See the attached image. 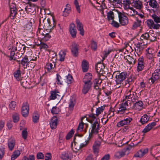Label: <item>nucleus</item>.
<instances>
[{"label": "nucleus", "mask_w": 160, "mask_h": 160, "mask_svg": "<svg viewBox=\"0 0 160 160\" xmlns=\"http://www.w3.org/2000/svg\"><path fill=\"white\" fill-rule=\"evenodd\" d=\"M157 14H152L151 17L152 19H149L147 20V25L149 29H158L160 28V17L158 16Z\"/></svg>", "instance_id": "f257e3e1"}, {"label": "nucleus", "mask_w": 160, "mask_h": 160, "mask_svg": "<svg viewBox=\"0 0 160 160\" xmlns=\"http://www.w3.org/2000/svg\"><path fill=\"white\" fill-rule=\"evenodd\" d=\"M113 75H115L116 84L118 85L120 84L126 79L127 76V73L125 72L120 73V72L117 71L114 72Z\"/></svg>", "instance_id": "f03ea898"}, {"label": "nucleus", "mask_w": 160, "mask_h": 160, "mask_svg": "<svg viewBox=\"0 0 160 160\" xmlns=\"http://www.w3.org/2000/svg\"><path fill=\"white\" fill-rule=\"evenodd\" d=\"M91 125V132H90L89 137L88 140L91 139L93 137V134H97L99 132V124L98 122L96 121H95L93 123H92Z\"/></svg>", "instance_id": "7ed1b4c3"}, {"label": "nucleus", "mask_w": 160, "mask_h": 160, "mask_svg": "<svg viewBox=\"0 0 160 160\" xmlns=\"http://www.w3.org/2000/svg\"><path fill=\"white\" fill-rule=\"evenodd\" d=\"M119 22L120 24L122 26H125L128 23V18L123 13L118 11Z\"/></svg>", "instance_id": "20e7f679"}, {"label": "nucleus", "mask_w": 160, "mask_h": 160, "mask_svg": "<svg viewBox=\"0 0 160 160\" xmlns=\"http://www.w3.org/2000/svg\"><path fill=\"white\" fill-rule=\"evenodd\" d=\"M160 78V69H156L152 73V76L149 79L151 81V84H153Z\"/></svg>", "instance_id": "39448f33"}, {"label": "nucleus", "mask_w": 160, "mask_h": 160, "mask_svg": "<svg viewBox=\"0 0 160 160\" xmlns=\"http://www.w3.org/2000/svg\"><path fill=\"white\" fill-rule=\"evenodd\" d=\"M29 110V104L27 102H23L22 104L21 113L22 115L25 117H27L28 115Z\"/></svg>", "instance_id": "423d86ee"}, {"label": "nucleus", "mask_w": 160, "mask_h": 160, "mask_svg": "<svg viewBox=\"0 0 160 160\" xmlns=\"http://www.w3.org/2000/svg\"><path fill=\"white\" fill-rule=\"evenodd\" d=\"M132 120V118L129 117L125 118L123 120H121L119 122H118L117 123V126L119 128L124 125H128L129 124Z\"/></svg>", "instance_id": "0eeeda50"}, {"label": "nucleus", "mask_w": 160, "mask_h": 160, "mask_svg": "<svg viewBox=\"0 0 160 160\" xmlns=\"http://www.w3.org/2000/svg\"><path fill=\"white\" fill-rule=\"evenodd\" d=\"M132 145H131L130 146H128L125 147L122 150L118 151L116 153L115 156L118 158H119L123 157L125 154V152L127 150H129L131 149L132 146H133V144L132 143Z\"/></svg>", "instance_id": "6e6552de"}, {"label": "nucleus", "mask_w": 160, "mask_h": 160, "mask_svg": "<svg viewBox=\"0 0 160 160\" xmlns=\"http://www.w3.org/2000/svg\"><path fill=\"white\" fill-rule=\"evenodd\" d=\"M129 106L128 102H127L126 101L125 102H123L120 104V106L118 110L117 113L119 114H123L125 110L128 109V107Z\"/></svg>", "instance_id": "1a4fd4ad"}, {"label": "nucleus", "mask_w": 160, "mask_h": 160, "mask_svg": "<svg viewBox=\"0 0 160 160\" xmlns=\"http://www.w3.org/2000/svg\"><path fill=\"white\" fill-rule=\"evenodd\" d=\"M84 84L83 86V88L82 90V93L84 94H86L91 89L92 87V83L88 82H83Z\"/></svg>", "instance_id": "9d476101"}, {"label": "nucleus", "mask_w": 160, "mask_h": 160, "mask_svg": "<svg viewBox=\"0 0 160 160\" xmlns=\"http://www.w3.org/2000/svg\"><path fill=\"white\" fill-rule=\"evenodd\" d=\"M105 65L103 63L101 62L97 63L95 65V69L96 72L100 73H104L103 69L105 68Z\"/></svg>", "instance_id": "9b49d317"}, {"label": "nucleus", "mask_w": 160, "mask_h": 160, "mask_svg": "<svg viewBox=\"0 0 160 160\" xmlns=\"http://www.w3.org/2000/svg\"><path fill=\"white\" fill-rule=\"evenodd\" d=\"M132 6L136 9L139 10L143 7L142 2L140 0H133Z\"/></svg>", "instance_id": "f8f14e48"}, {"label": "nucleus", "mask_w": 160, "mask_h": 160, "mask_svg": "<svg viewBox=\"0 0 160 160\" xmlns=\"http://www.w3.org/2000/svg\"><path fill=\"white\" fill-rule=\"evenodd\" d=\"M77 25V28L78 30L80 31V34L82 36L84 34V31L83 29V25L80 21L78 19L76 20Z\"/></svg>", "instance_id": "ddd939ff"}, {"label": "nucleus", "mask_w": 160, "mask_h": 160, "mask_svg": "<svg viewBox=\"0 0 160 160\" xmlns=\"http://www.w3.org/2000/svg\"><path fill=\"white\" fill-rule=\"evenodd\" d=\"M69 31L71 35L73 38L76 36L77 31L75 28V25L74 23H71L69 25Z\"/></svg>", "instance_id": "4468645a"}, {"label": "nucleus", "mask_w": 160, "mask_h": 160, "mask_svg": "<svg viewBox=\"0 0 160 160\" xmlns=\"http://www.w3.org/2000/svg\"><path fill=\"white\" fill-rule=\"evenodd\" d=\"M148 151V149L147 148L142 149L135 154L133 157H142L147 153Z\"/></svg>", "instance_id": "2eb2a0df"}, {"label": "nucleus", "mask_w": 160, "mask_h": 160, "mask_svg": "<svg viewBox=\"0 0 160 160\" xmlns=\"http://www.w3.org/2000/svg\"><path fill=\"white\" fill-rule=\"evenodd\" d=\"M71 52L72 55L74 57H76L78 55V45L75 42H73L72 44Z\"/></svg>", "instance_id": "dca6fc26"}, {"label": "nucleus", "mask_w": 160, "mask_h": 160, "mask_svg": "<svg viewBox=\"0 0 160 160\" xmlns=\"http://www.w3.org/2000/svg\"><path fill=\"white\" fill-rule=\"evenodd\" d=\"M72 153L68 151L62 152L61 156V158L62 160L71 159L72 158Z\"/></svg>", "instance_id": "f3484780"}, {"label": "nucleus", "mask_w": 160, "mask_h": 160, "mask_svg": "<svg viewBox=\"0 0 160 160\" xmlns=\"http://www.w3.org/2000/svg\"><path fill=\"white\" fill-rule=\"evenodd\" d=\"M60 93L57 90H54L51 91L50 92L51 95L50 96V98L51 100H54L56 98H59L60 97V95L59 94Z\"/></svg>", "instance_id": "a211bd4d"}, {"label": "nucleus", "mask_w": 160, "mask_h": 160, "mask_svg": "<svg viewBox=\"0 0 160 160\" xmlns=\"http://www.w3.org/2000/svg\"><path fill=\"white\" fill-rule=\"evenodd\" d=\"M58 118L56 116L53 117L51 119L50 122V125L52 129L56 128L57 125Z\"/></svg>", "instance_id": "6ab92c4d"}, {"label": "nucleus", "mask_w": 160, "mask_h": 160, "mask_svg": "<svg viewBox=\"0 0 160 160\" xmlns=\"http://www.w3.org/2000/svg\"><path fill=\"white\" fill-rule=\"evenodd\" d=\"M15 140L14 138L12 137L8 139V146L9 149L12 151L14 148L15 146Z\"/></svg>", "instance_id": "aec40b11"}, {"label": "nucleus", "mask_w": 160, "mask_h": 160, "mask_svg": "<svg viewBox=\"0 0 160 160\" xmlns=\"http://www.w3.org/2000/svg\"><path fill=\"white\" fill-rule=\"evenodd\" d=\"M143 39L149 40L151 42H153L154 39L153 38L152 39L150 37V34L148 33H146L141 35L140 40V42L144 43Z\"/></svg>", "instance_id": "412c9836"}, {"label": "nucleus", "mask_w": 160, "mask_h": 160, "mask_svg": "<svg viewBox=\"0 0 160 160\" xmlns=\"http://www.w3.org/2000/svg\"><path fill=\"white\" fill-rule=\"evenodd\" d=\"M17 61L18 62L19 64H21L22 66H25L26 68H27L29 62L28 57L26 55L22 58V59L21 61L17 60Z\"/></svg>", "instance_id": "4be33fe9"}, {"label": "nucleus", "mask_w": 160, "mask_h": 160, "mask_svg": "<svg viewBox=\"0 0 160 160\" xmlns=\"http://www.w3.org/2000/svg\"><path fill=\"white\" fill-rule=\"evenodd\" d=\"M156 124V123L155 122H153L150 123H149L145 127L144 129L142 130V132L144 133L148 132L153 127L155 126Z\"/></svg>", "instance_id": "5701e85b"}, {"label": "nucleus", "mask_w": 160, "mask_h": 160, "mask_svg": "<svg viewBox=\"0 0 160 160\" xmlns=\"http://www.w3.org/2000/svg\"><path fill=\"white\" fill-rule=\"evenodd\" d=\"M102 82V80L100 78H96L93 81V88L96 90L99 89V86Z\"/></svg>", "instance_id": "b1692460"}, {"label": "nucleus", "mask_w": 160, "mask_h": 160, "mask_svg": "<svg viewBox=\"0 0 160 160\" xmlns=\"http://www.w3.org/2000/svg\"><path fill=\"white\" fill-rule=\"evenodd\" d=\"M92 78V75L91 73H86L82 80L83 82L92 83L91 81Z\"/></svg>", "instance_id": "393cba45"}, {"label": "nucleus", "mask_w": 160, "mask_h": 160, "mask_svg": "<svg viewBox=\"0 0 160 160\" xmlns=\"http://www.w3.org/2000/svg\"><path fill=\"white\" fill-rule=\"evenodd\" d=\"M138 98V97L137 95V93L135 92H132V94L129 96V98L128 100V102H129L128 103L130 105L131 103V102H136V100H137Z\"/></svg>", "instance_id": "a878e982"}, {"label": "nucleus", "mask_w": 160, "mask_h": 160, "mask_svg": "<svg viewBox=\"0 0 160 160\" xmlns=\"http://www.w3.org/2000/svg\"><path fill=\"white\" fill-rule=\"evenodd\" d=\"M101 145V142L99 141H95L93 146L92 148L93 152L96 154L98 152L99 147Z\"/></svg>", "instance_id": "bb28decb"}, {"label": "nucleus", "mask_w": 160, "mask_h": 160, "mask_svg": "<svg viewBox=\"0 0 160 160\" xmlns=\"http://www.w3.org/2000/svg\"><path fill=\"white\" fill-rule=\"evenodd\" d=\"M143 42H138V43L136 45V48L135 49V50L137 51L138 52L141 53L143 49L144 48V46L145 45V44H142Z\"/></svg>", "instance_id": "cd10ccee"}, {"label": "nucleus", "mask_w": 160, "mask_h": 160, "mask_svg": "<svg viewBox=\"0 0 160 160\" xmlns=\"http://www.w3.org/2000/svg\"><path fill=\"white\" fill-rule=\"evenodd\" d=\"M18 47V51H21L22 54L23 53L25 50L26 47L24 44H22L20 43L17 42L16 45Z\"/></svg>", "instance_id": "c85d7f7f"}, {"label": "nucleus", "mask_w": 160, "mask_h": 160, "mask_svg": "<svg viewBox=\"0 0 160 160\" xmlns=\"http://www.w3.org/2000/svg\"><path fill=\"white\" fill-rule=\"evenodd\" d=\"M141 20L139 19V18H137L136 21L134 22L132 25V29H135L138 27H140L141 26Z\"/></svg>", "instance_id": "c756f323"}, {"label": "nucleus", "mask_w": 160, "mask_h": 160, "mask_svg": "<svg viewBox=\"0 0 160 160\" xmlns=\"http://www.w3.org/2000/svg\"><path fill=\"white\" fill-rule=\"evenodd\" d=\"M88 63L86 60H83L82 62V68L84 72H87L88 69Z\"/></svg>", "instance_id": "7c9ffc66"}, {"label": "nucleus", "mask_w": 160, "mask_h": 160, "mask_svg": "<svg viewBox=\"0 0 160 160\" xmlns=\"http://www.w3.org/2000/svg\"><path fill=\"white\" fill-rule=\"evenodd\" d=\"M149 117L147 115H144L142 116L140 120V122L142 124L147 123L149 119Z\"/></svg>", "instance_id": "2f4dec72"}, {"label": "nucleus", "mask_w": 160, "mask_h": 160, "mask_svg": "<svg viewBox=\"0 0 160 160\" xmlns=\"http://www.w3.org/2000/svg\"><path fill=\"white\" fill-rule=\"evenodd\" d=\"M66 7V8L64 9V10L63 11V15L65 17L67 16L71 11V8L69 4H67Z\"/></svg>", "instance_id": "473e14b6"}, {"label": "nucleus", "mask_w": 160, "mask_h": 160, "mask_svg": "<svg viewBox=\"0 0 160 160\" xmlns=\"http://www.w3.org/2000/svg\"><path fill=\"white\" fill-rule=\"evenodd\" d=\"M21 72V71L19 69L18 70L15 71L13 73V75L15 78L18 81L20 80Z\"/></svg>", "instance_id": "72a5a7b5"}, {"label": "nucleus", "mask_w": 160, "mask_h": 160, "mask_svg": "<svg viewBox=\"0 0 160 160\" xmlns=\"http://www.w3.org/2000/svg\"><path fill=\"white\" fill-rule=\"evenodd\" d=\"M122 2V4H123L124 6L126 7H128V8H130V5H132V2L133 0H121Z\"/></svg>", "instance_id": "f704fd0d"}, {"label": "nucleus", "mask_w": 160, "mask_h": 160, "mask_svg": "<svg viewBox=\"0 0 160 160\" xmlns=\"http://www.w3.org/2000/svg\"><path fill=\"white\" fill-rule=\"evenodd\" d=\"M39 114L37 112H34L32 114V121L34 123H37L39 120Z\"/></svg>", "instance_id": "c9c22d12"}, {"label": "nucleus", "mask_w": 160, "mask_h": 160, "mask_svg": "<svg viewBox=\"0 0 160 160\" xmlns=\"http://www.w3.org/2000/svg\"><path fill=\"white\" fill-rule=\"evenodd\" d=\"M134 104L133 106V108L135 109H139V107H142L143 105V102L141 101H138Z\"/></svg>", "instance_id": "e433bc0d"}, {"label": "nucleus", "mask_w": 160, "mask_h": 160, "mask_svg": "<svg viewBox=\"0 0 160 160\" xmlns=\"http://www.w3.org/2000/svg\"><path fill=\"white\" fill-rule=\"evenodd\" d=\"M124 58L127 60V62H128V63L129 64H134L135 63L136 61L134 59L130 56H128L126 58L124 57Z\"/></svg>", "instance_id": "4c0bfd02"}, {"label": "nucleus", "mask_w": 160, "mask_h": 160, "mask_svg": "<svg viewBox=\"0 0 160 160\" xmlns=\"http://www.w3.org/2000/svg\"><path fill=\"white\" fill-rule=\"evenodd\" d=\"M66 50H61L59 53V55L60 57V61H63L64 60L65 56L66 55Z\"/></svg>", "instance_id": "58836bf2"}, {"label": "nucleus", "mask_w": 160, "mask_h": 160, "mask_svg": "<svg viewBox=\"0 0 160 160\" xmlns=\"http://www.w3.org/2000/svg\"><path fill=\"white\" fill-rule=\"evenodd\" d=\"M20 152L19 150H17L15 151L13 154L11 156V160H14L20 155Z\"/></svg>", "instance_id": "ea45409f"}, {"label": "nucleus", "mask_w": 160, "mask_h": 160, "mask_svg": "<svg viewBox=\"0 0 160 160\" xmlns=\"http://www.w3.org/2000/svg\"><path fill=\"white\" fill-rule=\"evenodd\" d=\"M107 18L108 21L113 20L114 18V12L112 11L108 12L107 13Z\"/></svg>", "instance_id": "a19ab883"}, {"label": "nucleus", "mask_w": 160, "mask_h": 160, "mask_svg": "<svg viewBox=\"0 0 160 160\" xmlns=\"http://www.w3.org/2000/svg\"><path fill=\"white\" fill-rule=\"evenodd\" d=\"M32 23L31 22H28L24 26V30L26 32L27 31H30L31 32L32 31Z\"/></svg>", "instance_id": "79ce46f5"}, {"label": "nucleus", "mask_w": 160, "mask_h": 160, "mask_svg": "<svg viewBox=\"0 0 160 160\" xmlns=\"http://www.w3.org/2000/svg\"><path fill=\"white\" fill-rule=\"evenodd\" d=\"M83 118H82L81 119V122L79 123L78 126V128L77 130V133H78V132H81L83 130V125L84 123L83 122H82V120L83 119Z\"/></svg>", "instance_id": "37998d69"}, {"label": "nucleus", "mask_w": 160, "mask_h": 160, "mask_svg": "<svg viewBox=\"0 0 160 160\" xmlns=\"http://www.w3.org/2000/svg\"><path fill=\"white\" fill-rule=\"evenodd\" d=\"M17 14L16 8L10 9V17L11 19H14L15 16Z\"/></svg>", "instance_id": "c03bdc74"}, {"label": "nucleus", "mask_w": 160, "mask_h": 160, "mask_svg": "<svg viewBox=\"0 0 160 160\" xmlns=\"http://www.w3.org/2000/svg\"><path fill=\"white\" fill-rule=\"evenodd\" d=\"M91 48L94 51L96 50L97 48V44L93 40H92L91 43Z\"/></svg>", "instance_id": "a18cd8bd"}, {"label": "nucleus", "mask_w": 160, "mask_h": 160, "mask_svg": "<svg viewBox=\"0 0 160 160\" xmlns=\"http://www.w3.org/2000/svg\"><path fill=\"white\" fill-rule=\"evenodd\" d=\"M132 92L131 90H129L127 92L126 94V95L124 97V99L122 101L123 102H125L126 101L127 102H128V100L129 98V96L132 94Z\"/></svg>", "instance_id": "49530a36"}, {"label": "nucleus", "mask_w": 160, "mask_h": 160, "mask_svg": "<svg viewBox=\"0 0 160 160\" xmlns=\"http://www.w3.org/2000/svg\"><path fill=\"white\" fill-rule=\"evenodd\" d=\"M60 109L59 108L57 107L56 106L53 107L51 110L52 113L54 114H58L59 112H60Z\"/></svg>", "instance_id": "de8ad7c7"}, {"label": "nucleus", "mask_w": 160, "mask_h": 160, "mask_svg": "<svg viewBox=\"0 0 160 160\" xmlns=\"http://www.w3.org/2000/svg\"><path fill=\"white\" fill-rule=\"evenodd\" d=\"M104 108L105 107L104 106H101L100 107L97 108L96 110V116H98L101 112H102Z\"/></svg>", "instance_id": "09e8293b"}, {"label": "nucleus", "mask_w": 160, "mask_h": 160, "mask_svg": "<svg viewBox=\"0 0 160 160\" xmlns=\"http://www.w3.org/2000/svg\"><path fill=\"white\" fill-rule=\"evenodd\" d=\"M96 114H93V113L90 114L88 115V117L92 119L90 120L89 121V122L91 123H92L93 122L95 121V120L96 119Z\"/></svg>", "instance_id": "8fccbe9b"}, {"label": "nucleus", "mask_w": 160, "mask_h": 160, "mask_svg": "<svg viewBox=\"0 0 160 160\" xmlns=\"http://www.w3.org/2000/svg\"><path fill=\"white\" fill-rule=\"evenodd\" d=\"M73 82V79L72 76L70 74H68L67 76L66 82L68 84L71 83Z\"/></svg>", "instance_id": "3c124183"}, {"label": "nucleus", "mask_w": 160, "mask_h": 160, "mask_svg": "<svg viewBox=\"0 0 160 160\" xmlns=\"http://www.w3.org/2000/svg\"><path fill=\"white\" fill-rule=\"evenodd\" d=\"M146 54H155V51L153 49L151 48H148L146 50Z\"/></svg>", "instance_id": "603ef678"}, {"label": "nucleus", "mask_w": 160, "mask_h": 160, "mask_svg": "<svg viewBox=\"0 0 160 160\" xmlns=\"http://www.w3.org/2000/svg\"><path fill=\"white\" fill-rule=\"evenodd\" d=\"M74 131L73 129H72L67 134L66 138L67 140L70 139L72 136Z\"/></svg>", "instance_id": "864d4df0"}, {"label": "nucleus", "mask_w": 160, "mask_h": 160, "mask_svg": "<svg viewBox=\"0 0 160 160\" xmlns=\"http://www.w3.org/2000/svg\"><path fill=\"white\" fill-rule=\"evenodd\" d=\"M28 132L27 129H25L23 130L22 133V137L25 140L27 137Z\"/></svg>", "instance_id": "5fc2aeb1"}, {"label": "nucleus", "mask_w": 160, "mask_h": 160, "mask_svg": "<svg viewBox=\"0 0 160 160\" xmlns=\"http://www.w3.org/2000/svg\"><path fill=\"white\" fill-rule=\"evenodd\" d=\"M56 82L58 85H62V82L60 81V79H61V77L58 74H56Z\"/></svg>", "instance_id": "6e6d98bb"}, {"label": "nucleus", "mask_w": 160, "mask_h": 160, "mask_svg": "<svg viewBox=\"0 0 160 160\" xmlns=\"http://www.w3.org/2000/svg\"><path fill=\"white\" fill-rule=\"evenodd\" d=\"M16 106L15 102L12 101L9 104V107L11 109H14Z\"/></svg>", "instance_id": "4d7b16f0"}, {"label": "nucleus", "mask_w": 160, "mask_h": 160, "mask_svg": "<svg viewBox=\"0 0 160 160\" xmlns=\"http://www.w3.org/2000/svg\"><path fill=\"white\" fill-rule=\"evenodd\" d=\"M53 68V65L51 63L49 62L47 63L46 66V68L48 71H50Z\"/></svg>", "instance_id": "13d9d810"}, {"label": "nucleus", "mask_w": 160, "mask_h": 160, "mask_svg": "<svg viewBox=\"0 0 160 160\" xmlns=\"http://www.w3.org/2000/svg\"><path fill=\"white\" fill-rule=\"evenodd\" d=\"M111 24L112 26L116 28H118L120 26V24L114 20H112V22L111 23Z\"/></svg>", "instance_id": "bf43d9fd"}, {"label": "nucleus", "mask_w": 160, "mask_h": 160, "mask_svg": "<svg viewBox=\"0 0 160 160\" xmlns=\"http://www.w3.org/2000/svg\"><path fill=\"white\" fill-rule=\"evenodd\" d=\"M144 67V65L143 64H138L137 71L138 72L141 71Z\"/></svg>", "instance_id": "052dcab7"}, {"label": "nucleus", "mask_w": 160, "mask_h": 160, "mask_svg": "<svg viewBox=\"0 0 160 160\" xmlns=\"http://www.w3.org/2000/svg\"><path fill=\"white\" fill-rule=\"evenodd\" d=\"M130 11H128V12L127 13V15L128 16H134L135 15V12L134 11H132V8H130Z\"/></svg>", "instance_id": "680f3d73"}, {"label": "nucleus", "mask_w": 160, "mask_h": 160, "mask_svg": "<svg viewBox=\"0 0 160 160\" xmlns=\"http://www.w3.org/2000/svg\"><path fill=\"white\" fill-rule=\"evenodd\" d=\"M37 157L38 159H43L44 158V155L41 152H38L37 155Z\"/></svg>", "instance_id": "e2e57ef3"}, {"label": "nucleus", "mask_w": 160, "mask_h": 160, "mask_svg": "<svg viewBox=\"0 0 160 160\" xmlns=\"http://www.w3.org/2000/svg\"><path fill=\"white\" fill-rule=\"evenodd\" d=\"M13 121L14 122L16 123L18 122L19 120L18 116L16 115H13L12 116Z\"/></svg>", "instance_id": "0e129e2a"}, {"label": "nucleus", "mask_w": 160, "mask_h": 160, "mask_svg": "<svg viewBox=\"0 0 160 160\" xmlns=\"http://www.w3.org/2000/svg\"><path fill=\"white\" fill-rule=\"evenodd\" d=\"M51 37V36L49 34V33H46L44 36L43 39L45 41L48 40Z\"/></svg>", "instance_id": "69168bd1"}, {"label": "nucleus", "mask_w": 160, "mask_h": 160, "mask_svg": "<svg viewBox=\"0 0 160 160\" xmlns=\"http://www.w3.org/2000/svg\"><path fill=\"white\" fill-rule=\"evenodd\" d=\"M141 64H144V59L143 57H140L138 59V64L140 65Z\"/></svg>", "instance_id": "338daca9"}, {"label": "nucleus", "mask_w": 160, "mask_h": 160, "mask_svg": "<svg viewBox=\"0 0 160 160\" xmlns=\"http://www.w3.org/2000/svg\"><path fill=\"white\" fill-rule=\"evenodd\" d=\"M52 156L50 153H47L46 154L45 160H51Z\"/></svg>", "instance_id": "774afa93"}]
</instances>
